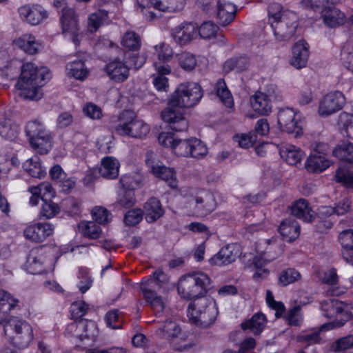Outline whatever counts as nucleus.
Returning <instances> with one entry per match:
<instances>
[{"label": "nucleus", "instance_id": "nucleus-52", "mask_svg": "<svg viewBox=\"0 0 353 353\" xmlns=\"http://www.w3.org/2000/svg\"><path fill=\"white\" fill-rule=\"evenodd\" d=\"M338 301L335 299L323 301L321 303L322 314L327 318H332L336 313H343L342 310L338 306Z\"/></svg>", "mask_w": 353, "mask_h": 353}, {"label": "nucleus", "instance_id": "nucleus-53", "mask_svg": "<svg viewBox=\"0 0 353 353\" xmlns=\"http://www.w3.org/2000/svg\"><path fill=\"white\" fill-rule=\"evenodd\" d=\"M34 194H39L41 196V200L51 199L54 196L55 192L52 185L49 183H41L37 186H32Z\"/></svg>", "mask_w": 353, "mask_h": 353}, {"label": "nucleus", "instance_id": "nucleus-35", "mask_svg": "<svg viewBox=\"0 0 353 353\" xmlns=\"http://www.w3.org/2000/svg\"><path fill=\"white\" fill-rule=\"evenodd\" d=\"M152 172L155 176L165 181L171 188L177 187L178 181L173 169L160 163Z\"/></svg>", "mask_w": 353, "mask_h": 353}, {"label": "nucleus", "instance_id": "nucleus-14", "mask_svg": "<svg viewBox=\"0 0 353 353\" xmlns=\"http://www.w3.org/2000/svg\"><path fill=\"white\" fill-rule=\"evenodd\" d=\"M53 231L54 226L50 223H37L28 226L24 230V235L27 239L39 243L51 236Z\"/></svg>", "mask_w": 353, "mask_h": 353}, {"label": "nucleus", "instance_id": "nucleus-19", "mask_svg": "<svg viewBox=\"0 0 353 353\" xmlns=\"http://www.w3.org/2000/svg\"><path fill=\"white\" fill-rule=\"evenodd\" d=\"M308 57V43L303 40L295 43L292 48V57L290 59L291 65L297 69L303 68L306 65Z\"/></svg>", "mask_w": 353, "mask_h": 353}, {"label": "nucleus", "instance_id": "nucleus-22", "mask_svg": "<svg viewBox=\"0 0 353 353\" xmlns=\"http://www.w3.org/2000/svg\"><path fill=\"white\" fill-rule=\"evenodd\" d=\"M291 213L305 222L310 223L315 219V213L305 199H300L292 204Z\"/></svg>", "mask_w": 353, "mask_h": 353}, {"label": "nucleus", "instance_id": "nucleus-2", "mask_svg": "<svg viewBox=\"0 0 353 353\" xmlns=\"http://www.w3.org/2000/svg\"><path fill=\"white\" fill-rule=\"evenodd\" d=\"M202 97V88L197 83L185 82L179 85L170 96L168 107L161 112V118L168 124L169 130L186 131L189 123L184 116L183 108L196 105Z\"/></svg>", "mask_w": 353, "mask_h": 353}, {"label": "nucleus", "instance_id": "nucleus-28", "mask_svg": "<svg viewBox=\"0 0 353 353\" xmlns=\"http://www.w3.org/2000/svg\"><path fill=\"white\" fill-rule=\"evenodd\" d=\"M119 163L112 157H106L101 161L100 175L107 179H116L119 175Z\"/></svg>", "mask_w": 353, "mask_h": 353}, {"label": "nucleus", "instance_id": "nucleus-31", "mask_svg": "<svg viewBox=\"0 0 353 353\" xmlns=\"http://www.w3.org/2000/svg\"><path fill=\"white\" fill-rule=\"evenodd\" d=\"M181 332V328L176 322L166 321L156 330V335L163 339L171 340L178 336Z\"/></svg>", "mask_w": 353, "mask_h": 353}, {"label": "nucleus", "instance_id": "nucleus-45", "mask_svg": "<svg viewBox=\"0 0 353 353\" xmlns=\"http://www.w3.org/2000/svg\"><path fill=\"white\" fill-rule=\"evenodd\" d=\"M121 45L129 50H138L141 46V37L134 31H128L123 36Z\"/></svg>", "mask_w": 353, "mask_h": 353}, {"label": "nucleus", "instance_id": "nucleus-56", "mask_svg": "<svg viewBox=\"0 0 353 353\" xmlns=\"http://www.w3.org/2000/svg\"><path fill=\"white\" fill-rule=\"evenodd\" d=\"M218 26L212 21H204L199 28V34L203 39L214 37L218 31Z\"/></svg>", "mask_w": 353, "mask_h": 353}, {"label": "nucleus", "instance_id": "nucleus-38", "mask_svg": "<svg viewBox=\"0 0 353 353\" xmlns=\"http://www.w3.org/2000/svg\"><path fill=\"white\" fill-rule=\"evenodd\" d=\"M66 72L68 76L79 80H83L88 74V71L85 67L84 62L80 60L68 63L66 65Z\"/></svg>", "mask_w": 353, "mask_h": 353}, {"label": "nucleus", "instance_id": "nucleus-4", "mask_svg": "<svg viewBox=\"0 0 353 353\" xmlns=\"http://www.w3.org/2000/svg\"><path fill=\"white\" fill-rule=\"evenodd\" d=\"M4 333L8 341L19 349L28 347L33 339L31 325L15 316H12L5 323Z\"/></svg>", "mask_w": 353, "mask_h": 353}, {"label": "nucleus", "instance_id": "nucleus-5", "mask_svg": "<svg viewBox=\"0 0 353 353\" xmlns=\"http://www.w3.org/2000/svg\"><path fill=\"white\" fill-rule=\"evenodd\" d=\"M111 122L112 130L119 135L141 138L150 131L148 125L138 119L134 112L130 110L122 112L118 117L116 123L114 124L112 121Z\"/></svg>", "mask_w": 353, "mask_h": 353}, {"label": "nucleus", "instance_id": "nucleus-23", "mask_svg": "<svg viewBox=\"0 0 353 353\" xmlns=\"http://www.w3.org/2000/svg\"><path fill=\"white\" fill-rule=\"evenodd\" d=\"M253 110L260 115H268L272 112V101L263 92H256L250 97Z\"/></svg>", "mask_w": 353, "mask_h": 353}, {"label": "nucleus", "instance_id": "nucleus-32", "mask_svg": "<svg viewBox=\"0 0 353 353\" xmlns=\"http://www.w3.org/2000/svg\"><path fill=\"white\" fill-rule=\"evenodd\" d=\"M23 170L32 177L42 179L46 175V168L41 165L40 159L35 156L23 163Z\"/></svg>", "mask_w": 353, "mask_h": 353}, {"label": "nucleus", "instance_id": "nucleus-13", "mask_svg": "<svg viewBox=\"0 0 353 353\" xmlns=\"http://www.w3.org/2000/svg\"><path fill=\"white\" fill-rule=\"evenodd\" d=\"M20 18L32 26L40 23L46 19V10L40 5H25L18 10Z\"/></svg>", "mask_w": 353, "mask_h": 353}, {"label": "nucleus", "instance_id": "nucleus-54", "mask_svg": "<svg viewBox=\"0 0 353 353\" xmlns=\"http://www.w3.org/2000/svg\"><path fill=\"white\" fill-rule=\"evenodd\" d=\"M107 325L112 329H119L122 327L121 314L119 310H112L105 316Z\"/></svg>", "mask_w": 353, "mask_h": 353}, {"label": "nucleus", "instance_id": "nucleus-7", "mask_svg": "<svg viewBox=\"0 0 353 353\" xmlns=\"http://www.w3.org/2000/svg\"><path fill=\"white\" fill-rule=\"evenodd\" d=\"M278 125L279 128L289 134H293L295 138L303 134L304 122L301 119V114L292 108H284L278 112Z\"/></svg>", "mask_w": 353, "mask_h": 353}, {"label": "nucleus", "instance_id": "nucleus-40", "mask_svg": "<svg viewBox=\"0 0 353 353\" xmlns=\"http://www.w3.org/2000/svg\"><path fill=\"white\" fill-rule=\"evenodd\" d=\"M79 230L85 237L96 239L101 233V227L95 221H81Z\"/></svg>", "mask_w": 353, "mask_h": 353}, {"label": "nucleus", "instance_id": "nucleus-21", "mask_svg": "<svg viewBox=\"0 0 353 353\" xmlns=\"http://www.w3.org/2000/svg\"><path fill=\"white\" fill-rule=\"evenodd\" d=\"M197 28L192 23H184L172 30V35L175 41L184 45L194 39Z\"/></svg>", "mask_w": 353, "mask_h": 353}, {"label": "nucleus", "instance_id": "nucleus-3", "mask_svg": "<svg viewBox=\"0 0 353 353\" xmlns=\"http://www.w3.org/2000/svg\"><path fill=\"white\" fill-rule=\"evenodd\" d=\"M51 77L46 67L38 68L35 64L28 62L21 66L17 86L21 90V96L24 99L39 100L42 97L40 88Z\"/></svg>", "mask_w": 353, "mask_h": 353}, {"label": "nucleus", "instance_id": "nucleus-43", "mask_svg": "<svg viewBox=\"0 0 353 353\" xmlns=\"http://www.w3.org/2000/svg\"><path fill=\"white\" fill-rule=\"evenodd\" d=\"M16 43L28 54H34L38 51L39 44L36 42L35 37L31 34L23 35L17 40Z\"/></svg>", "mask_w": 353, "mask_h": 353}, {"label": "nucleus", "instance_id": "nucleus-24", "mask_svg": "<svg viewBox=\"0 0 353 353\" xmlns=\"http://www.w3.org/2000/svg\"><path fill=\"white\" fill-rule=\"evenodd\" d=\"M321 16L326 26L335 28L343 25L345 21V15L334 6L324 8L321 11Z\"/></svg>", "mask_w": 353, "mask_h": 353}, {"label": "nucleus", "instance_id": "nucleus-20", "mask_svg": "<svg viewBox=\"0 0 353 353\" xmlns=\"http://www.w3.org/2000/svg\"><path fill=\"white\" fill-rule=\"evenodd\" d=\"M236 6L228 0H218L217 1V19L219 23L226 26L235 18Z\"/></svg>", "mask_w": 353, "mask_h": 353}, {"label": "nucleus", "instance_id": "nucleus-27", "mask_svg": "<svg viewBox=\"0 0 353 353\" xmlns=\"http://www.w3.org/2000/svg\"><path fill=\"white\" fill-rule=\"evenodd\" d=\"M330 160L325 155L311 154L305 163V168L309 172H322L331 165Z\"/></svg>", "mask_w": 353, "mask_h": 353}, {"label": "nucleus", "instance_id": "nucleus-25", "mask_svg": "<svg viewBox=\"0 0 353 353\" xmlns=\"http://www.w3.org/2000/svg\"><path fill=\"white\" fill-rule=\"evenodd\" d=\"M143 212L147 222L154 223L163 215L164 210L161 201L152 197L144 204Z\"/></svg>", "mask_w": 353, "mask_h": 353}, {"label": "nucleus", "instance_id": "nucleus-49", "mask_svg": "<svg viewBox=\"0 0 353 353\" xmlns=\"http://www.w3.org/2000/svg\"><path fill=\"white\" fill-rule=\"evenodd\" d=\"M108 12L105 10H99L91 14L88 18V27L91 32L96 31L108 19Z\"/></svg>", "mask_w": 353, "mask_h": 353}, {"label": "nucleus", "instance_id": "nucleus-17", "mask_svg": "<svg viewBox=\"0 0 353 353\" xmlns=\"http://www.w3.org/2000/svg\"><path fill=\"white\" fill-rule=\"evenodd\" d=\"M45 263L46 257L42 248H35L30 251L25 265L29 273L39 274L45 272Z\"/></svg>", "mask_w": 353, "mask_h": 353}, {"label": "nucleus", "instance_id": "nucleus-59", "mask_svg": "<svg viewBox=\"0 0 353 353\" xmlns=\"http://www.w3.org/2000/svg\"><path fill=\"white\" fill-rule=\"evenodd\" d=\"M342 315L344 318L324 323L322 325V329L332 330L343 326L349 319H353V305L350 306L349 312H345L343 313Z\"/></svg>", "mask_w": 353, "mask_h": 353}, {"label": "nucleus", "instance_id": "nucleus-63", "mask_svg": "<svg viewBox=\"0 0 353 353\" xmlns=\"http://www.w3.org/2000/svg\"><path fill=\"white\" fill-rule=\"evenodd\" d=\"M88 309V305L83 301H76L71 304L70 311L73 319H80L83 316Z\"/></svg>", "mask_w": 353, "mask_h": 353}, {"label": "nucleus", "instance_id": "nucleus-12", "mask_svg": "<svg viewBox=\"0 0 353 353\" xmlns=\"http://www.w3.org/2000/svg\"><path fill=\"white\" fill-rule=\"evenodd\" d=\"M241 254V249L237 243H230L223 247L211 258L210 262L216 265H227L236 261Z\"/></svg>", "mask_w": 353, "mask_h": 353}, {"label": "nucleus", "instance_id": "nucleus-30", "mask_svg": "<svg viewBox=\"0 0 353 353\" xmlns=\"http://www.w3.org/2000/svg\"><path fill=\"white\" fill-rule=\"evenodd\" d=\"M279 154L288 164L294 165L301 162L303 152L294 145L286 144L279 149Z\"/></svg>", "mask_w": 353, "mask_h": 353}, {"label": "nucleus", "instance_id": "nucleus-50", "mask_svg": "<svg viewBox=\"0 0 353 353\" xmlns=\"http://www.w3.org/2000/svg\"><path fill=\"white\" fill-rule=\"evenodd\" d=\"M289 11L283 10V7L281 4L278 3H273L268 6V21L272 26V23L275 24L277 22H279L280 20L283 19V17L284 14L288 12Z\"/></svg>", "mask_w": 353, "mask_h": 353}, {"label": "nucleus", "instance_id": "nucleus-42", "mask_svg": "<svg viewBox=\"0 0 353 353\" xmlns=\"http://www.w3.org/2000/svg\"><path fill=\"white\" fill-rule=\"evenodd\" d=\"M216 94L227 108H232L234 105L233 97L230 91L227 88L226 83L223 79L218 80L216 85Z\"/></svg>", "mask_w": 353, "mask_h": 353}, {"label": "nucleus", "instance_id": "nucleus-36", "mask_svg": "<svg viewBox=\"0 0 353 353\" xmlns=\"http://www.w3.org/2000/svg\"><path fill=\"white\" fill-rule=\"evenodd\" d=\"M333 155L341 161L353 162V144L349 141H342L333 150Z\"/></svg>", "mask_w": 353, "mask_h": 353}, {"label": "nucleus", "instance_id": "nucleus-16", "mask_svg": "<svg viewBox=\"0 0 353 353\" xmlns=\"http://www.w3.org/2000/svg\"><path fill=\"white\" fill-rule=\"evenodd\" d=\"M141 292L147 303L152 307L156 314L163 311L164 304L161 296L157 294L158 289L152 285V282L142 283L141 285Z\"/></svg>", "mask_w": 353, "mask_h": 353}, {"label": "nucleus", "instance_id": "nucleus-64", "mask_svg": "<svg viewBox=\"0 0 353 353\" xmlns=\"http://www.w3.org/2000/svg\"><path fill=\"white\" fill-rule=\"evenodd\" d=\"M92 214L95 222L99 224H105L109 221V212L103 208H94L92 210Z\"/></svg>", "mask_w": 353, "mask_h": 353}, {"label": "nucleus", "instance_id": "nucleus-61", "mask_svg": "<svg viewBox=\"0 0 353 353\" xmlns=\"http://www.w3.org/2000/svg\"><path fill=\"white\" fill-rule=\"evenodd\" d=\"M77 179L74 176H68L66 174L65 177H63V179L57 182L60 192L65 194H68L72 192L74 188L77 183Z\"/></svg>", "mask_w": 353, "mask_h": 353}, {"label": "nucleus", "instance_id": "nucleus-37", "mask_svg": "<svg viewBox=\"0 0 353 353\" xmlns=\"http://www.w3.org/2000/svg\"><path fill=\"white\" fill-rule=\"evenodd\" d=\"M330 348L338 353H353V334L339 338L332 343Z\"/></svg>", "mask_w": 353, "mask_h": 353}, {"label": "nucleus", "instance_id": "nucleus-9", "mask_svg": "<svg viewBox=\"0 0 353 353\" xmlns=\"http://www.w3.org/2000/svg\"><path fill=\"white\" fill-rule=\"evenodd\" d=\"M172 132H162L158 137L159 142L165 147H170L179 156L189 157L192 138L189 139H177Z\"/></svg>", "mask_w": 353, "mask_h": 353}, {"label": "nucleus", "instance_id": "nucleus-6", "mask_svg": "<svg viewBox=\"0 0 353 353\" xmlns=\"http://www.w3.org/2000/svg\"><path fill=\"white\" fill-rule=\"evenodd\" d=\"M26 134L31 147L39 154H46L52 148V137L44 124L38 119L28 121Z\"/></svg>", "mask_w": 353, "mask_h": 353}, {"label": "nucleus", "instance_id": "nucleus-1", "mask_svg": "<svg viewBox=\"0 0 353 353\" xmlns=\"http://www.w3.org/2000/svg\"><path fill=\"white\" fill-rule=\"evenodd\" d=\"M210 285V277L201 272L185 274L179 281L177 290L181 296L185 299H196L187 310L188 316L194 324L206 323L209 314L214 310V305H208V301L204 296Z\"/></svg>", "mask_w": 353, "mask_h": 353}, {"label": "nucleus", "instance_id": "nucleus-58", "mask_svg": "<svg viewBox=\"0 0 353 353\" xmlns=\"http://www.w3.org/2000/svg\"><path fill=\"white\" fill-rule=\"evenodd\" d=\"M143 210L139 208L128 210L123 219V221L126 225L134 226L139 223L143 219Z\"/></svg>", "mask_w": 353, "mask_h": 353}, {"label": "nucleus", "instance_id": "nucleus-51", "mask_svg": "<svg viewBox=\"0 0 353 353\" xmlns=\"http://www.w3.org/2000/svg\"><path fill=\"white\" fill-rule=\"evenodd\" d=\"M17 128L12 125L11 120L5 119L0 123V135L5 139L12 141L17 137Z\"/></svg>", "mask_w": 353, "mask_h": 353}, {"label": "nucleus", "instance_id": "nucleus-60", "mask_svg": "<svg viewBox=\"0 0 353 353\" xmlns=\"http://www.w3.org/2000/svg\"><path fill=\"white\" fill-rule=\"evenodd\" d=\"M179 63L184 70L192 71L196 65V60L193 54L183 52L179 56Z\"/></svg>", "mask_w": 353, "mask_h": 353}, {"label": "nucleus", "instance_id": "nucleus-57", "mask_svg": "<svg viewBox=\"0 0 353 353\" xmlns=\"http://www.w3.org/2000/svg\"><path fill=\"white\" fill-rule=\"evenodd\" d=\"M208 153L206 145L201 140L192 138L190 156L192 158H202Z\"/></svg>", "mask_w": 353, "mask_h": 353}, {"label": "nucleus", "instance_id": "nucleus-46", "mask_svg": "<svg viewBox=\"0 0 353 353\" xmlns=\"http://www.w3.org/2000/svg\"><path fill=\"white\" fill-rule=\"evenodd\" d=\"M338 123L341 133L353 139V114L341 113Z\"/></svg>", "mask_w": 353, "mask_h": 353}, {"label": "nucleus", "instance_id": "nucleus-44", "mask_svg": "<svg viewBox=\"0 0 353 353\" xmlns=\"http://www.w3.org/2000/svg\"><path fill=\"white\" fill-rule=\"evenodd\" d=\"M301 278V275L299 271L294 268H288L283 270L279 276L278 283L281 286H287L294 283Z\"/></svg>", "mask_w": 353, "mask_h": 353}, {"label": "nucleus", "instance_id": "nucleus-18", "mask_svg": "<svg viewBox=\"0 0 353 353\" xmlns=\"http://www.w3.org/2000/svg\"><path fill=\"white\" fill-rule=\"evenodd\" d=\"M110 78L117 82H123L129 76V67L119 58H115L105 65Z\"/></svg>", "mask_w": 353, "mask_h": 353}, {"label": "nucleus", "instance_id": "nucleus-11", "mask_svg": "<svg viewBox=\"0 0 353 353\" xmlns=\"http://www.w3.org/2000/svg\"><path fill=\"white\" fill-rule=\"evenodd\" d=\"M60 20L63 33L70 34L73 42L77 44L79 42V24L74 10L68 7L63 8Z\"/></svg>", "mask_w": 353, "mask_h": 353}, {"label": "nucleus", "instance_id": "nucleus-41", "mask_svg": "<svg viewBox=\"0 0 353 353\" xmlns=\"http://www.w3.org/2000/svg\"><path fill=\"white\" fill-rule=\"evenodd\" d=\"M79 327L81 329L82 340L91 339L93 341H95L99 334V329L94 321L81 319Z\"/></svg>", "mask_w": 353, "mask_h": 353}, {"label": "nucleus", "instance_id": "nucleus-55", "mask_svg": "<svg viewBox=\"0 0 353 353\" xmlns=\"http://www.w3.org/2000/svg\"><path fill=\"white\" fill-rule=\"evenodd\" d=\"M327 329H322V325L318 330L311 331L302 334L299 336V341L306 343L307 345L320 343L321 341V337L320 336V332L321 331H326Z\"/></svg>", "mask_w": 353, "mask_h": 353}, {"label": "nucleus", "instance_id": "nucleus-8", "mask_svg": "<svg viewBox=\"0 0 353 353\" xmlns=\"http://www.w3.org/2000/svg\"><path fill=\"white\" fill-rule=\"evenodd\" d=\"M298 27L297 16L293 12L284 14L283 19L275 24L272 23V29L278 41L290 39L295 34Z\"/></svg>", "mask_w": 353, "mask_h": 353}, {"label": "nucleus", "instance_id": "nucleus-15", "mask_svg": "<svg viewBox=\"0 0 353 353\" xmlns=\"http://www.w3.org/2000/svg\"><path fill=\"white\" fill-rule=\"evenodd\" d=\"M189 204L190 207L194 208L196 212L200 216L208 215L215 208L214 198L209 193H202L191 197Z\"/></svg>", "mask_w": 353, "mask_h": 353}, {"label": "nucleus", "instance_id": "nucleus-10", "mask_svg": "<svg viewBox=\"0 0 353 353\" xmlns=\"http://www.w3.org/2000/svg\"><path fill=\"white\" fill-rule=\"evenodd\" d=\"M345 98L340 91L331 92L321 100L319 108V114L322 117H327L342 109Z\"/></svg>", "mask_w": 353, "mask_h": 353}, {"label": "nucleus", "instance_id": "nucleus-39", "mask_svg": "<svg viewBox=\"0 0 353 353\" xmlns=\"http://www.w3.org/2000/svg\"><path fill=\"white\" fill-rule=\"evenodd\" d=\"M19 300L4 290H0V310L4 314L10 312L19 307Z\"/></svg>", "mask_w": 353, "mask_h": 353}, {"label": "nucleus", "instance_id": "nucleus-29", "mask_svg": "<svg viewBox=\"0 0 353 353\" xmlns=\"http://www.w3.org/2000/svg\"><path fill=\"white\" fill-rule=\"evenodd\" d=\"M333 214H335V212L332 206L324 205L319 208L315 219H318L316 228L320 232H323L332 227L333 223L329 218Z\"/></svg>", "mask_w": 353, "mask_h": 353}, {"label": "nucleus", "instance_id": "nucleus-26", "mask_svg": "<svg viewBox=\"0 0 353 353\" xmlns=\"http://www.w3.org/2000/svg\"><path fill=\"white\" fill-rule=\"evenodd\" d=\"M279 232L286 241L295 240L300 234L298 222L292 217L284 219L279 227Z\"/></svg>", "mask_w": 353, "mask_h": 353}, {"label": "nucleus", "instance_id": "nucleus-48", "mask_svg": "<svg viewBox=\"0 0 353 353\" xmlns=\"http://www.w3.org/2000/svg\"><path fill=\"white\" fill-rule=\"evenodd\" d=\"M336 181L343 184L346 188H353V172L345 165H341L336 170Z\"/></svg>", "mask_w": 353, "mask_h": 353}, {"label": "nucleus", "instance_id": "nucleus-33", "mask_svg": "<svg viewBox=\"0 0 353 353\" xmlns=\"http://www.w3.org/2000/svg\"><path fill=\"white\" fill-rule=\"evenodd\" d=\"M265 323V316L262 313H256L250 319L243 322L241 328L243 330H249L250 332L257 335L264 329Z\"/></svg>", "mask_w": 353, "mask_h": 353}, {"label": "nucleus", "instance_id": "nucleus-62", "mask_svg": "<svg viewBox=\"0 0 353 353\" xmlns=\"http://www.w3.org/2000/svg\"><path fill=\"white\" fill-rule=\"evenodd\" d=\"M155 52L160 61H166L169 60L173 54L171 47L165 43H161L154 46Z\"/></svg>", "mask_w": 353, "mask_h": 353}, {"label": "nucleus", "instance_id": "nucleus-34", "mask_svg": "<svg viewBox=\"0 0 353 353\" xmlns=\"http://www.w3.org/2000/svg\"><path fill=\"white\" fill-rule=\"evenodd\" d=\"M250 65L249 58L245 55L236 56L228 59L224 65L223 70L226 72L236 70L238 72L246 70Z\"/></svg>", "mask_w": 353, "mask_h": 353}, {"label": "nucleus", "instance_id": "nucleus-47", "mask_svg": "<svg viewBox=\"0 0 353 353\" xmlns=\"http://www.w3.org/2000/svg\"><path fill=\"white\" fill-rule=\"evenodd\" d=\"M39 212L40 219H49L55 216L60 212L59 205L51 199H44Z\"/></svg>", "mask_w": 353, "mask_h": 353}]
</instances>
